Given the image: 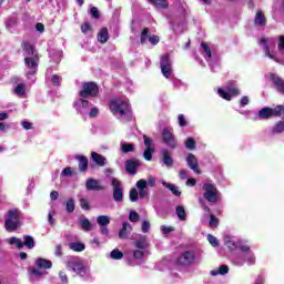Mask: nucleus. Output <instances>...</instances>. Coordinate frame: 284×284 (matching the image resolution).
I'll return each instance as SVG.
<instances>
[{
    "label": "nucleus",
    "mask_w": 284,
    "mask_h": 284,
    "mask_svg": "<svg viewBox=\"0 0 284 284\" xmlns=\"http://www.w3.org/2000/svg\"><path fill=\"white\" fill-rule=\"evenodd\" d=\"M109 109L114 116H116V114H120V116H128L129 114H132L130 104L121 98L111 99L109 102Z\"/></svg>",
    "instance_id": "nucleus-1"
},
{
    "label": "nucleus",
    "mask_w": 284,
    "mask_h": 284,
    "mask_svg": "<svg viewBox=\"0 0 284 284\" xmlns=\"http://www.w3.org/2000/svg\"><path fill=\"white\" fill-rule=\"evenodd\" d=\"M4 220V229L7 232H17L21 227V210L11 209L7 212Z\"/></svg>",
    "instance_id": "nucleus-2"
},
{
    "label": "nucleus",
    "mask_w": 284,
    "mask_h": 284,
    "mask_svg": "<svg viewBox=\"0 0 284 284\" xmlns=\"http://www.w3.org/2000/svg\"><path fill=\"white\" fill-rule=\"evenodd\" d=\"M202 190L204 191L203 197L205 201L213 204L219 203V196H221V193H219L216 185L212 183H204Z\"/></svg>",
    "instance_id": "nucleus-3"
},
{
    "label": "nucleus",
    "mask_w": 284,
    "mask_h": 284,
    "mask_svg": "<svg viewBox=\"0 0 284 284\" xmlns=\"http://www.w3.org/2000/svg\"><path fill=\"white\" fill-rule=\"evenodd\" d=\"M79 97L81 99L99 97V84H97V82H84L82 84V90L79 91Z\"/></svg>",
    "instance_id": "nucleus-4"
},
{
    "label": "nucleus",
    "mask_w": 284,
    "mask_h": 284,
    "mask_svg": "<svg viewBox=\"0 0 284 284\" xmlns=\"http://www.w3.org/2000/svg\"><path fill=\"white\" fill-rule=\"evenodd\" d=\"M39 61H41L39 55L24 58V65L28 69L27 77H34L39 72Z\"/></svg>",
    "instance_id": "nucleus-5"
},
{
    "label": "nucleus",
    "mask_w": 284,
    "mask_h": 284,
    "mask_svg": "<svg viewBox=\"0 0 284 284\" xmlns=\"http://www.w3.org/2000/svg\"><path fill=\"white\" fill-rule=\"evenodd\" d=\"M194 261H196V254L194 253V251H184L176 258L175 263L176 265H181L182 267H190V265H192Z\"/></svg>",
    "instance_id": "nucleus-6"
},
{
    "label": "nucleus",
    "mask_w": 284,
    "mask_h": 284,
    "mask_svg": "<svg viewBox=\"0 0 284 284\" xmlns=\"http://www.w3.org/2000/svg\"><path fill=\"white\" fill-rule=\"evenodd\" d=\"M111 185L113 187V199L116 203H121L123 201V186H121V181L119 179L113 178L111 181Z\"/></svg>",
    "instance_id": "nucleus-7"
},
{
    "label": "nucleus",
    "mask_w": 284,
    "mask_h": 284,
    "mask_svg": "<svg viewBox=\"0 0 284 284\" xmlns=\"http://www.w3.org/2000/svg\"><path fill=\"white\" fill-rule=\"evenodd\" d=\"M162 139L163 143H165L168 148H171V150H176V136H174L170 130L164 129L162 131Z\"/></svg>",
    "instance_id": "nucleus-8"
},
{
    "label": "nucleus",
    "mask_w": 284,
    "mask_h": 284,
    "mask_svg": "<svg viewBox=\"0 0 284 284\" xmlns=\"http://www.w3.org/2000/svg\"><path fill=\"white\" fill-rule=\"evenodd\" d=\"M270 81H272L275 90L280 92V94H284V79L277 75L276 73L268 74Z\"/></svg>",
    "instance_id": "nucleus-9"
},
{
    "label": "nucleus",
    "mask_w": 284,
    "mask_h": 284,
    "mask_svg": "<svg viewBox=\"0 0 284 284\" xmlns=\"http://www.w3.org/2000/svg\"><path fill=\"white\" fill-rule=\"evenodd\" d=\"M124 168L128 174H131L132 176H134V174H136V170L141 168V161L129 159L125 161Z\"/></svg>",
    "instance_id": "nucleus-10"
},
{
    "label": "nucleus",
    "mask_w": 284,
    "mask_h": 284,
    "mask_svg": "<svg viewBox=\"0 0 284 284\" xmlns=\"http://www.w3.org/2000/svg\"><path fill=\"white\" fill-rule=\"evenodd\" d=\"M67 270H71L72 272H75V274H79L80 276H83V274H85V267L81 262L69 261L67 263Z\"/></svg>",
    "instance_id": "nucleus-11"
},
{
    "label": "nucleus",
    "mask_w": 284,
    "mask_h": 284,
    "mask_svg": "<svg viewBox=\"0 0 284 284\" xmlns=\"http://www.w3.org/2000/svg\"><path fill=\"white\" fill-rule=\"evenodd\" d=\"M186 164L189 165L190 170H193L195 174H201V169H199V159L194 153H189L186 156Z\"/></svg>",
    "instance_id": "nucleus-12"
},
{
    "label": "nucleus",
    "mask_w": 284,
    "mask_h": 284,
    "mask_svg": "<svg viewBox=\"0 0 284 284\" xmlns=\"http://www.w3.org/2000/svg\"><path fill=\"white\" fill-rule=\"evenodd\" d=\"M21 48L27 57L39 55V52H37V48L34 47V44L30 43L29 41H22Z\"/></svg>",
    "instance_id": "nucleus-13"
},
{
    "label": "nucleus",
    "mask_w": 284,
    "mask_h": 284,
    "mask_svg": "<svg viewBox=\"0 0 284 284\" xmlns=\"http://www.w3.org/2000/svg\"><path fill=\"white\" fill-rule=\"evenodd\" d=\"M85 187L89 191H97V192H101V190H104L103 185H100L99 181L92 178H89L87 180Z\"/></svg>",
    "instance_id": "nucleus-14"
},
{
    "label": "nucleus",
    "mask_w": 284,
    "mask_h": 284,
    "mask_svg": "<svg viewBox=\"0 0 284 284\" xmlns=\"http://www.w3.org/2000/svg\"><path fill=\"white\" fill-rule=\"evenodd\" d=\"M254 26L260 28H265L267 26V18H265V13L263 11H257L254 18Z\"/></svg>",
    "instance_id": "nucleus-15"
},
{
    "label": "nucleus",
    "mask_w": 284,
    "mask_h": 284,
    "mask_svg": "<svg viewBox=\"0 0 284 284\" xmlns=\"http://www.w3.org/2000/svg\"><path fill=\"white\" fill-rule=\"evenodd\" d=\"M136 187L139 191V196L140 199H145V196H148V190H145L148 187V181L146 180H139L136 182Z\"/></svg>",
    "instance_id": "nucleus-16"
},
{
    "label": "nucleus",
    "mask_w": 284,
    "mask_h": 284,
    "mask_svg": "<svg viewBox=\"0 0 284 284\" xmlns=\"http://www.w3.org/2000/svg\"><path fill=\"white\" fill-rule=\"evenodd\" d=\"M161 155L162 162L164 163V165H166V168H172V165H174V159H172V155L170 154V151H168V149L162 150Z\"/></svg>",
    "instance_id": "nucleus-17"
},
{
    "label": "nucleus",
    "mask_w": 284,
    "mask_h": 284,
    "mask_svg": "<svg viewBox=\"0 0 284 284\" xmlns=\"http://www.w3.org/2000/svg\"><path fill=\"white\" fill-rule=\"evenodd\" d=\"M97 39L99 41V43H108V41L110 40V32L108 31L106 27H103L97 36Z\"/></svg>",
    "instance_id": "nucleus-18"
},
{
    "label": "nucleus",
    "mask_w": 284,
    "mask_h": 284,
    "mask_svg": "<svg viewBox=\"0 0 284 284\" xmlns=\"http://www.w3.org/2000/svg\"><path fill=\"white\" fill-rule=\"evenodd\" d=\"M91 159H92L93 163L99 165V168H103L108 161L105 159V156H103L102 154H99L97 152H91Z\"/></svg>",
    "instance_id": "nucleus-19"
},
{
    "label": "nucleus",
    "mask_w": 284,
    "mask_h": 284,
    "mask_svg": "<svg viewBox=\"0 0 284 284\" xmlns=\"http://www.w3.org/2000/svg\"><path fill=\"white\" fill-rule=\"evenodd\" d=\"M78 161L80 172H88V156L85 155H75Z\"/></svg>",
    "instance_id": "nucleus-20"
},
{
    "label": "nucleus",
    "mask_w": 284,
    "mask_h": 284,
    "mask_svg": "<svg viewBox=\"0 0 284 284\" xmlns=\"http://www.w3.org/2000/svg\"><path fill=\"white\" fill-rule=\"evenodd\" d=\"M37 267H40V270H50L52 267V261L39 257L36 260Z\"/></svg>",
    "instance_id": "nucleus-21"
},
{
    "label": "nucleus",
    "mask_w": 284,
    "mask_h": 284,
    "mask_svg": "<svg viewBox=\"0 0 284 284\" xmlns=\"http://www.w3.org/2000/svg\"><path fill=\"white\" fill-rule=\"evenodd\" d=\"M23 247L26 246L27 250H34V237L32 235H23Z\"/></svg>",
    "instance_id": "nucleus-22"
},
{
    "label": "nucleus",
    "mask_w": 284,
    "mask_h": 284,
    "mask_svg": "<svg viewBox=\"0 0 284 284\" xmlns=\"http://www.w3.org/2000/svg\"><path fill=\"white\" fill-rule=\"evenodd\" d=\"M175 214L180 221H186L187 219V213L185 212V207L183 205L176 206Z\"/></svg>",
    "instance_id": "nucleus-23"
},
{
    "label": "nucleus",
    "mask_w": 284,
    "mask_h": 284,
    "mask_svg": "<svg viewBox=\"0 0 284 284\" xmlns=\"http://www.w3.org/2000/svg\"><path fill=\"white\" fill-rule=\"evenodd\" d=\"M271 110V119L283 116L284 105H276L275 108H270Z\"/></svg>",
    "instance_id": "nucleus-24"
},
{
    "label": "nucleus",
    "mask_w": 284,
    "mask_h": 284,
    "mask_svg": "<svg viewBox=\"0 0 284 284\" xmlns=\"http://www.w3.org/2000/svg\"><path fill=\"white\" fill-rule=\"evenodd\" d=\"M69 247L73 252H83V250H85V244H83L81 242H72L69 244Z\"/></svg>",
    "instance_id": "nucleus-25"
},
{
    "label": "nucleus",
    "mask_w": 284,
    "mask_h": 284,
    "mask_svg": "<svg viewBox=\"0 0 284 284\" xmlns=\"http://www.w3.org/2000/svg\"><path fill=\"white\" fill-rule=\"evenodd\" d=\"M258 116L261 119H272V111L270 110V106H265V108H262L260 111H258Z\"/></svg>",
    "instance_id": "nucleus-26"
},
{
    "label": "nucleus",
    "mask_w": 284,
    "mask_h": 284,
    "mask_svg": "<svg viewBox=\"0 0 284 284\" xmlns=\"http://www.w3.org/2000/svg\"><path fill=\"white\" fill-rule=\"evenodd\" d=\"M148 39H150V29L144 28L141 32V36H140L141 45H145V43H148Z\"/></svg>",
    "instance_id": "nucleus-27"
},
{
    "label": "nucleus",
    "mask_w": 284,
    "mask_h": 284,
    "mask_svg": "<svg viewBox=\"0 0 284 284\" xmlns=\"http://www.w3.org/2000/svg\"><path fill=\"white\" fill-rule=\"evenodd\" d=\"M75 207H77V204L74 203V199L70 197L65 202V212H68V214H72V212H74Z\"/></svg>",
    "instance_id": "nucleus-28"
},
{
    "label": "nucleus",
    "mask_w": 284,
    "mask_h": 284,
    "mask_svg": "<svg viewBox=\"0 0 284 284\" xmlns=\"http://www.w3.org/2000/svg\"><path fill=\"white\" fill-rule=\"evenodd\" d=\"M164 187H166L168 190H170L172 192V194H174V196H181V191L179 190V187L174 184H170L168 182H163Z\"/></svg>",
    "instance_id": "nucleus-29"
},
{
    "label": "nucleus",
    "mask_w": 284,
    "mask_h": 284,
    "mask_svg": "<svg viewBox=\"0 0 284 284\" xmlns=\"http://www.w3.org/2000/svg\"><path fill=\"white\" fill-rule=\"evenodd\" d=\"M273 134H281L284 132V120H280L272 130Z\"/></svg>",
    "instance_id": "nucleus-30"
},
{
    "label": "nucleus",
    "mask_w": 284,
    "mask_h": 284,
    "mask_svg": "<svg viewBox=\"0 0 284 284\" xmlns=\"http://www.w3.org/2000/svg\"><path fill=\"white\" fill-rule=\"evenodd\" d=\"M155 8H162V10L168 9V0H149Z\"/></svg>",
    "instance_id": "nucleus-31"
},
{
    "label": "nucleus",
    "mask_w": 284,
    "mask_h": 284,
    "mask_svg": "<svg viewBox=\"0 0 284 284\" xmlns=\"http://www.w3.org/2000/svg\"><path fill=\"white\" fill-rule=\"evenodd\" d=\"M230 272V267L227 265H221L217 271H212V276H217V274H221L222 276H225Z\"/></svg>",
    "instance_id": "nucleus-32"
},
{
    "label": "nucleus",
    "mask_w": 284,
    "mask_h": 284,
    "mask_svg": "<svg viewBox=\"0 0 284 284\" xmlns=\"http://www.w3.org/2000/svg\"><path fill=\"white\" fill-rule=\"evenodd\" d=\"M121 150L123 154H128L130 152H134L135 145L132 143H122L121 144Z\"/></svg>",
    "instance_id": "nucleus-33"
},
{
    "label": "nucleus",
    "mask_w": 284,
    "mask_h": 284,
    "mask_svg": "<svg viewBox=\"0 0 284 284\" xmlns=\"http://www.w3.org/2000/svg\"><path fill=\"white\" fill-rule=\"evenodd\" d=\"M80 225L84 232H90L92 230V223L85 217L80 220Z\"/></svg>",
    "instance_id": "nucleus-34"
},
{
    "label": "nucleus",
    "mask_w": 284,
    "mask_h": 284,
    "mask_svg": "<svg viewBox=\"0 0 284 284\" xmlns=\"http://www.w3.org/2000/svg\"><path fill=\"white\" fill-rule=\"evenodd\" d=\"M201 48L203 50L202 54L207 57V59H212V49H210V45L206 42H202Z\"/></svg>",
    "instance_id": "nucleus-35"
},
{
    "label": "nucleus",
    "mask_w": 284,
    "mask_h": 284,
    "mask_svg": "<svg viewBox=\"0 0 284 284\" xmlns=\"http://www.w3.org/2000/svg\"><path fill=\"white\" fill-rule=\"evenodd\" d=\"M184 145L186 150H196V140H194V138H187Z\"/></svg>",
    "instance_id": "nucleus-36"
},
{
    "label": "nucleus",
    "mask_w": 284,
    "mask_h": 284,
    "mask_svg": "<svg viewBox=\"0 0 284 284\" xmlns=\"http://www.w3.org/2000/svg\"><path fill=\"white\" fill-rule=\"evenodd\" d=\"M110 256L112 261H121V258H123V252H121L119 248H114L111 251Z\"/></svg>",
    "instance_id": "nucleus-37"
},
{
    "label": "nucleus",
    "mask_w": 284,
    "mask_h": 284,
    "mask_svg": "<svg viewBox=\"0 0 284 284\" xmlns=\"http://www.w3.org/2000/svg\"><path fill=\"white\" fill-rule=\"evenodd\" d=\"M14 94L18 97H23L26 94V84L19 83L14 89H13Z\"/></svg>",
    "instance_id": "nucleus-38"
},
{
    "label": "nucleus",
    "mask_w": 284,
    "mask_h": 284,
    "mask_svg": "<svg viewBox=\"0 0 284 284\" xmlns=\"http://www.w3.org/2000/svg\"><path fill=\"white\" fill-rule=\"evenodd\" d=\"M128 227H130V223L124 222L122 224V229L119 232V239H128Z\"/></svg>",
    "instance_id": "nucleus-39"
},
{
    "label": "nucleus",
    "mask_w": 284,
    "mask_h": 284,
    "mask_svg": "<svg viewBox=\"0 0 284 284\" xmlns=\"http://www.w3.org/2000/svg\"><path fill=\"white\" fill-rule=\"evenodd\" d=\"M97 223L100 226H105V225H108L110 223V216H108V215H100L97 219Z\"/></svg>",
    "instance_id": "nucleus-40"
},
{
    "label": "nucleus",
    "mask_w": 284,
    "mask_h": 284,
    "mask_svg": "<svg viewBox=\"0 0 284 284\" xmlns=\"http://www.w3.org/2000/svg\"><path fill=\"white\" fill-rule=\"evenodd\" d=\"M9 245H16L18 250H23V242L19 237H11Z\"/></svg>",
    "instance_id": "nucleus-41"
},
{
    "label": "nucleus",
    "mask_w": 284,
    "mask_h": 284,
    "mask_svg": "<svg viewBox=\"0 0 284 284\" xmlns=\"http://www.w3.org/2000/svg\"><path fill=\"white\" fill-rule=\"evenodd\" d=\"M160 67H172V61L170 60L169 54H164L161 57Z\"/></svg>",
    "instance_id": "nucleus-42"
},
{
    "label": "nucleus",
    "mask_w": 284,
    "mask_h": 284,
    "mask_svg": "<svg viewBox=\"0 0 284 284\" xmlns=\"http://www.w3.org/2000/svg\"><path fill=\"white\" fill-rule=\"evenodd\" d=\"M217 93L221 97V99H224L225 101H232V94H230V91L227 92L219 88Z\"/></svg>",
    "instance_id": "nucleus-43"
},
{
    "label": "nucleus",
    "mask_w": 284,
    "mask_h": 284,
    "mask_svg": "<svg viewBox=\"0 0 284 284\" xmlns=\"http://www.w3.org/2000/svg\"><path fill=\"white\" fill-rule=\"evenodd\" d=\"M82 105V108H89L90 101L85 100V98H80L77 102H74L73 106L79 108Z\"/></svg>",
    "instance_id": "nucleus-44"
},
{
    "label": "nucleus",
    "mask_w": 284,
    "mask_h": 284,
    "mask_svg": "<svg viewBox=\"0 0 284 284\" xmlns=\"http://www.w3.org/2000/svg\"><path fill=\"white\" fill-rule=\"evenodd\" d=\"M129 199L132 203H136V201H139V191H136V189H131L129 193Z\"/></svg>",
    "instance_id": "nucleus-45"
},
{
    "label": "nucleus",
    "mask_w": 284,
    "mask_h": 284,
    "mask_svg": "<svg viewBox=\"0 0 284 284\" xmlns=\"http://www.w3.org/2000/svg\"><path fill=\"white\" fill-rule=\"evenodd\" d=\"M141 219V216L139 215V213H136V211H131L129 214V221H131V223H139V220Z\"/></svg>",
    "instance_id": "nucleus-46"
},
{
    "label": "nucleus",
    "mask_w": 284,
    "mask_h": 284,
    "mask_svg": "<svg viewBox=\"0 0 284 284\" xmlns=\"http://www.w3.org/2000/svg\"><path fill=\"white\" fill-rule=\"evenodd\" d=\"M160 68L163 77H165V79H170L172 74V67H160Z\"/></svg>",
    "instance_id": "nucleus-47"
},
{
    "label": "nucleus",
    "mask_w": 284,
    "mask_h": 284,
    "mask_svg": "<svg viewBox=\"0 0 284 284\" xmlns=\"http://www.w3.org/2000/svg\"><path fill=\"white\" fill-rule=\"evenodd\" d=\"M246 262L247 265H254V263H256V256L254 255V252H248L246 254Z\"/></svg>",
    "instance_id": "nucleus-48"
},
{
    "label": "nucleus",
    "mask_w": 284,
    "mask_h": 284,
    "mask_svg": "<svg viewBox=\"0 0 284 284\" xmlns=\"http://www.w3.org/2000/svg\"><path fill=\"white\" fill-rule=\"evenodd\" d=\"M207 241L213 247H219V240L216 239V236L209 234Z\"/></svg>",
    "instance_id": "nucleus-49"
},
{
    "label": "nucleus",
    "mask_w": 284,
    "mask_h": 284,
    "mask_svg": "<svg viewBox=\"0 0 284 284\" xmlns=\"http://www.w3.org/2000/svg\"><path fill=\"white\" fill-rule=\"evenodd\" d=\"M227 92L231 94V99L232 97H239V94H241V90L236 87H229Z\"/></svg>",
    "instance_id": "nucleus-50"
},
{
    "label": "nucleus",
    "mask_w": 284,
    "mask_h": 284,
    "mask_svg": "<svg viewBox=\"0 0 284 284\" xmlns=\"http://www.w3.org/2000/svg\"><path fill=\"white\" fill-rule=\"evenodd\" d=\"M154 152V149H145L143 156L145 159V161H152V154Z\"/></svg>",
    "instance_id": "nucleus-51"
},
{
    "label": "nucleus",
    "mask_w": 284,
    "mask_h": 284,
    "mask_svg": "<svg viewBox=\"0 0 284 284\" xmlns=\"http://www.w3.org/2000/svg\"><path fill=\"white\" fill-rule=\"evenodd\" d=\"M80 207L82 210H90V202L88 201V199H80Z\"/></svg>",
    "instance_id": "nucleus-52"
},
{
    "label": "nucleus",
    "mask_w": 284,
    "mask_h": 284,
    "mask_svg": "<svg viewBox=\"0 0 284 284\" xmlns=\"http://www.w3.org/2000/svg\"><path fill=\"white\" fill-rule=\"evenodd\" d=\"M90 30H92V26L90 24V22H84L81 26V32H83V34H88V32H90Z\"/></svg>",
    "instance_id": "nucleus-53"
},
{
    "label": "nucleus",
    "mask_w": 284,
    "mask_h": 284,
    "mask_svg": "<svg viewBox=\"0 0 284 284\" xmlns=\"http://www.w3.org/2000/svg\"><path fill=\"white\" fill-rule=\"evenodd\" d=\"M210 227H219V219L214 216V214H211L210 219Z\"/></svg>",
    "instance_id": "nucleus-54"
},
{
    "label": "nucleus",
    "mask_w": 284,
    "mask_h": 284,
    "mask_svg": "<svg viewBox=\"0 0 284 284\" xmlns=\"http://www.w3.org/2000/svg\"><path fill=\"white\" fill-rule=\"evenodd\" d=\"M143 256H145V252H143L141 250H135L133 252V257L136 258L138 261H141V258H143Z\"/></svg>",
    "instance_id": "nucleus-55"
},
{
    "label": "nucleus",
    "mask_w": 284,
    "mask_h": 284,
    "mask_svg": "<svg viewBox=\"0 0 284 284\" xmlns=\"http://www.w3.org/2000/svg\"><path fill=\"white\" fill-rule=\"evenodd\" d=\"M90 12L93 19H101V14L99 13V8L92 7Z\"/></svg>",
    "instance_id": "nucleus-56"
},
{
    "label": "nucleus",
    "mask_w": 284,
    "mask_h": 284,
    "mask_svg": "<svg viewBox=\"0 0 284 284\" xmlns=\"http://www.w3.org/2000/svg\"><path fill=\"white\" fill-rule=\"evenodd\" d=\"M277 49L280 52H284V36H278Z\"/></svg>",
    "instance_id": "nucleus-57"
},
{
    "label": "nucleus",
    "mask_w": 284,
    "mask_h": 284,
    "mask_svg": "<svg viewBox=\"0 0 284 284\" xmlns=\"http://www.w3.org/2000/svg\"><path fill=\"white\" fill-rule=\"evenodd\" d=\"M149 41L151 43V45H158L159 41H161V39L159 38V36L153 34L149 37Z\"/></svg>",
    "instance_id": "nucleus-58"
},
{
    "label": "nucleus",
    "mask_w": 284,
    "mask_h": 284,
    "mask_svg": "<svg viewBox=\"0 0 284 284\" xmlns=\"http://www.w3.org/2000/svg\"><path fill=\"white\" fill-rule=\"evenodd\" d=\"M142 232L143 234H148V232H150V221L142 222Z\"/></svg>",
    "instance_id": "nucleus-59"
},
{
    "label": "nucleus",
    "mask_w": 284,
    "mask_h": 284,
    "mask_svg": "<svg viewBox=\"0 0 284 284\" xmlns=\"http://www.w3.org/2000/svg\"><path fill=\"white\" fill-rule=\"evenodd\" d=\"M143 139H144V145H145V148H146V149H153V148H152V144H153L152 139H150L148 135H143Z\"/></svg>",
    "instance_id": "nucleus-60"
},
{
    "label": "nucleus",
    "mask_w": 284,
    "mask_h": 284,
    "mask_svg": "<svg viewBox=\"0 0 284 284\" xmlns=\"http://www.w3.org/2000/svg\"><path fill=\"white\" fill-rule=\"evenodd\" d=\"M51 82L53 83V85L59 87V85H61V78L59 75L54 74L51 78Z\"/></svg>",
    "instance_id": "nucleus-61"
},
{
    "label": "nucleus",
    "mask_w": 284,
    "mask_h": 284,
    "mask_svg": "<svg viewBox=\"0 0 284 284\" xmlns=\"http://www.w3.org/2000/svg\"><path fill=\"white\" fill-rule=\"evenodd\" d=\"M135 247H138V250H145V247H148V243H145V241H136Z\"/></svg>",
    "instance_id": "nucleus-62"
},
{
    "label": "nucleus",
    "mask_w": 284,
    "mask_h": 284,
    "mask_svg": "<svg viewBox=\"0 0 284 284\" xmlns=\"http://www.w3.org/2000/svg\"><path fill=\"white\" fill-rule=\"evenodd\" d=\"M161 230H162V233H163V234H170V232H174V226H165V225H162V226H161Z\"/></svg>",
    "instance_id": "nucleus-63"
},
{
    "label": "nucleus",
    "mask_w": 284,
    "mask_h": 284,
    "mask_svg": "<svg viewBox=\"0 0 284 284\" xmlns=\"http://www.w3.org/2000/svg\"><path fill=\"white\" fill-rule=\"evenodd\" d=\"M62 176H72V168L67 166L62 170Z\"/></svg>",
    "instance_id": "nucleus-64"
}]
</instances>
